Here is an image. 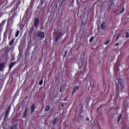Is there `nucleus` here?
Returning a JSON list of instances; mask_svg holds the SVG:
<instances>
[{"label":"nucleus","instance_id":"37998d69","mask_svg":"<svg viewBox=\"0 0 129 129\" xmlns=\"http://www.w3.org/2000/svg\"><path fill=\"white\" fill-rule=\"evenodd\" d=\"M122 129H125V127L122 126Z\"/></svg>","mask_w":129,"mask_h":129},{"label":"nucleus","instance_id":"c85d7f7f","mask_svg":"<svg viewBox=\"0 0 129 129\" xmlns=\"http://www.w3.org/2000/svg\"><path fill=\"white\" fill-rule=\"evenodd\" d=\"M19 92L18 91H16V92L15 93V97H17V96H19Z\"/></svg>","mask_w":129,"mask_h":129},{"label":"nucleus","instance_id":"c9c22d12","mask_svg":"<svg viewBox=\"0 0 129 129\" xmlns=\"http://www.w3.org/2000/svg\"><path fill=\"white\" fill-rule=\"evenodd\" d=\"M66 55H67V50H66L64 52V55L63 56V58H65Z\"/></svg>","mask_w":129,"mask_h":129},{"label":"nucleus","instance_id":"3c124183","mask_svg":"<svg viewBox=\"0 0 129 129\" xmlns=\"http://www.w3.org/2000/svg\"><path fill=\"white\" fill-rule=\"evenodd\" d=\"M78 129H80V128L78 127Z\"/></svg>","mask_w":129,"mask_h":129},{"label":"nucleus","instance_id":"9b49d317","mask_svg":"<svg viewBox=\"0 0 129 129\" xmlns=\"http://www.w3.org/2000/svg\"><path fill=\"white\" fill-rule=\"evenodd\" d=\"M5 67H6V63H5L4 62L0 63V71H4Z\"/></svg>","mask_w":129,"mask_h":129},{"label":"nucleus","instance_id":"7c9ffc66","mask_svg":"<svg viewBox=\"0 0 129 129\" xmlns=\"http://www.w3.org/2000/svg\"><path fill=\"white\" fill-rule=\"evenodd\" d=\"M104 44H105V45H108V44H109V41L107 40V41H105Z\"/></svg>","mask_w":129,"mask_h":129},{"label":"nucleus","instance_id":"c03bdc74","mask_svg":"<svg viewBox=\"0 0 129 129\" xmlns=\"http://www.w3.org/2000/svg\"><path fill=\"white\" fill-rule=\"evenodd\" d=\"M119 38L118 37H117L116 39V41H117V40H118Z\"/></svg>","mask_w":129,"mask_h":129},{"label":"nucleus","instance_id":"cd10ccee","mask_svg":"<svg viewBox=\"0 0 129 129\" xmlns=\"http://www.w3.org/2000/svg\"><path fill=\"white\" fill-rule=\"evenodd\" d=\"M5 4V0H0V6H3Z\"/></svg>","mask_w":129,"mask_h":129},{"label":"nucleus","instance_id":"603ef678","mask_svg":"<svg viewBox=\"0 0 129 129\" xmlns=\"http://www.w3.org/2000/svg\"><path fill=\"white\" fill-rule=\"evenodd\" d=\"M97 110H98V108L97 109Z\"/></svg>","mask_w":129,"mask_h":129},{"label":"nucleus","instance_id":"c756f323","mask_svg":"<svg viewBox=\"0 0 129 129\" xmlns=\"http://www.w3.org/2000/svg\"><path fill=\"white\" fill-rule=\"evenodd\" d=\"M124 12V8L122 7V9L121 10H120V13H121V14H122V13Z\"/></svg>","mask_w":129,"mask_h":129},{"label":"nucleus","instance_id":"8fccbe9b","mask_svg":"<svg viewBox=\"0 0 129 129\" xmlns=\"http://www.w3.org/2000/svg\"><path fill=\"white\" fill-rule=\"evenodd\" d=\"M116 73H117H117H118V72H116Z\"/></svg>","mask_w":129,"mask_h":129},{"label":"nucleus","instance_id":"79ce46f5","mask_svg":"<svg viewBox=\"0 0 129 129\" xmlns=\"http://www.w3.org/2000/svg\"><path fill=\"white\" fill-rule=\"evenodd\" d=\"M117 37L119 38V37H120V35L118 34Z\"/></svg>","mask_w":129,"mask_h":129},{"label":"nucleus","instance_id":"a211bd4d","mask_svg":"<svg viewBox=\"0 0 129 129\" xmlns=\"http://www.w3.org/2000/svg\"><path fill=\"white\" fill-rule=\"evenodd\" d=\"M8 38V33L5 31L4 34V40H7Z\"/></svg>","mask_w":129,"mask_h":129},{"label":"nucleus","instance_id":"58836bf2","mask_svg":"<svg viewBox=\"0 0 129 129\" xmlns=\"http://www.w3.org/2000/svg\"><path fill=\"white\" fill-rule=\"evenodd\" d=\"M28 43H30V44H32V41L31 40H29Z\"/></svg>","mask_w":129,"mask_h":129},{"label":"nucleus","instance_id":"ea45409f","mask_svg":"<svg viewBox=\"0 0 129 129\" xmlns=\"http://www.w3.org/2000/svg\"><path fill=\"white\" fill-rule=\"evenodd\" d=\"M86 120L87 121H89V118H86Z\"/></svg>","mask_w":129,"mask_h":129},{"label":"nucleus","instance_id":"6ab92c4d","mask_svg":"<svg viewBox=\"0 0 129 129\" xmlns=\"http://www.w3.org/2000/svg\"><path fill=\"white\" fill-rule=\"evenodd\" d=\"M51 108V106H50V105H47L46 107H45V111H47V112H48V111H49V110H50V109Z\"/></svg>","mask_w":129,"mask_h":129},{"label":"nucleus","instance_id":"09e8293b","mask_svg":"<svg viewBox=\"0 0 129 129\" xmlns=\"http://www.w3.org/2000/svg\"><path fill=\"white\" fill-rule=\"evenodd\" d=\"M61 88H60V91H61Z\"/></svg>","mask_w":129,"mask_h":129},{"label":"nucleus","instance_id":"4be33fe9","mask_svg":"<svg viewBox=\"0 0 129 129\" xmlns=\"http://www.w3.org/2000/svg\"><path fill=\"white\" fill-rule=\"evenodd\" d=\"M82 67H83V62H80L79 64V69H82Z\"/></svg>","mask_w":129,"mask_h":129},{"label":"nucleus","instance_id":"20e7f679","mask_svg":"<svg viewBox=\"0 0 129 129\" xmlns=\"http://www.w3.org/2000/svg\"><path fill=\"white\" fill-rule=\"evenodd\" d=\"M20 60H21V58L18 57L17 58V60L15 62H12L9 66V70H12V69L13 67H14V66L16 65V64H17V63H18Z\"/></svg>","mask_w":129,"mask_h":129},{"label":"nucleus","instance_id":"e433bc0d","mask_svg":"<svg viewBox=\"0 0 129 129\" xmlns=\"http://www.w3.org/2000/svg\"><path fill=\"white\" fill-rule=\"evenodd\" d=\"M64 2H65V0H63V1H62L61 4H60V7H62V5H63V3H64Z\"/></svg>","mask_w":129,"mask_h":129},{"label":"nucleus","instance_id":"2eb2a0df","mask_svg":"<svg viewBox=\"0 0 129 129\" xmlns=\"http://www.w3.org/2000/svg\"><path fill=\"white\" fill-rule=\"evenodd\" d=\"M34 29H35V27L34 26H32L30 29L28 31L29 36H32L33 35V31H34Z\"/></svg>","mask_w":129,"mask_h":129},{"label":"nucleus","instance_id":"f3484780","mask_svg":"<svg viewBox=\"0 0 129 129\" xmlns=\"http://www.w3.org/2000/svg\"><path fill=\"white\" fill-rule=\"evenodd\" d=\"M59 120H58V117H55L52 121L53 124H56Z\"/></svg>","mask_w":129,"mask_h":129},{"label":"nucleus","instance_id":"a878e982","mask_svg":"<svg viewBox=\"0 0 129 129\" xmlns=\"http://www.w3.org/2000/svg\"><path fill=\"white\" fill-rule=\"evenodd\" d=\"M31 49V44H30V42H28V44L27 45V51L28 50H30Z\"/></svg>","mask_w":129,"mask_h":129},{"label":"nucleus","instance_id":"412c9836","mask_svg":"<svg viewBox=\"0 0 129 129\" xmlns=\"http://www.w3.org/2000/svg\"><path fill=\"white\" fill-rule=\"evenodd\" d=\"M19 35H20V31L17 30L15 34V38H18V37H19Z\"/></svg>","mask_w":129,"mask_h":129},{"label":"nucleus","instance_id":"5701e85b","mask_svg":"<svg viewBox=\"0 0 129 129\" xmlns=\"http://www.w3.org/2000/svg\"><path fill=\"white\" fill-rule=\"evenodd\" d=\"M6 22H7L6 20H4L1 24H0V27H2V26H4L5 24L6 23Z\"/></svg>","mask_w":129,"mask_h":129},{"label":"nucleus","instance_id":"a18cd8bd","mask_svg":"<svg viewBox=\"0 0 129 129\" xmlns=\"http://www.w3.org/2000/svg\"><path fill=\"white\" fill-rule=\"evenodd\" d=\"M25 16H26V17H28V16L27 15V12L25 14Z\"/></svg>","mask_w":129,"mask_h":129},{"label":"nucleus","instance_id":"473e14b6","mask_svg":"<svg viewBox=\"0 0 129 129\" xmlns=\"http://www.w3.org/2000/svg\"><path fill=\"white\" fill-rule=\"evenodd\" d=\"M10 129H17V127H16L15 125H13Z\"/></svg>","mask_w":129,"mask_h":129},{"label":"nucleus","instance_id":"b1692460","mask_svg":"<svg viewBox=\"0 0 129 129\" xmlns=\"http://www.w3.org/2000/svg\"><path fill=\"white\" fill-rule=\"evenodd\" d=\"M7 29H11V26L10 25V22L9 20L7 21Z\"/></svg>","mask_w":129,"mask_h":129},{"label":"nucleus","instance_id":"ddd939ff","mask_svg":"<svg viewBox=\"0 0 129 129\" xmlns=\"http://www.w3.org/2000/svg\"><path fill=\"white\" fill-rule=\"evenodd\" d=\"M15 40H16V37H14V38H12L11 40L9 42V46L10 47H12L13 45H14V43H15Z\"/></svg>","mask_w":129,"mask_h":129},{"label":"nucleus","instance_id":"f257e3e1","mask_svg":"<svg viewBox=\"0 0 129 129\" xmlns=\"http://www.w3.org/2000/svg\"><path fill=\"white\" fill-rule=\"evenodd\" d=\"M121 75L119 76V77L118 79L115 80V82L116 84V88L119 90V88L120 89L121 92H122L123 89H124V84L122 82V79H120Z\"/></svg>","mask_w":129,"mask_h":129},{"label":"nucleus","instance_id":"4c0bfd02","mask_svg":"<svg viewBox=\"0 0 129 129\" xmlns=\"http://www.w3.org/2000/svg\"><path fill=\"white\" fill-rule=\"evenodd\" d=\"M115 46H119V43H117L115 44Z\"/></svg>","mask_w":129,"mask_h":129},{"label":"nucleus","instance_id":"0eeeda50","mask_svg":"<svg viewBox=\"0 0 129 129\" xmlns=\"http://www.w3.org/2000/svg\"><path fill=\"white\" fill-rule=\"evenodd\" d=\"M106 26H107V21L102 22L100 25L101 30H105L106 28Z\"/></svg>","mask_w":129,"mask_h":129},{"label":"nucleus","instance_id":"4468645a","mask_svg":"<svg viewBox=\"0 0 129 129\" xmlns=\"http://www.w3.org/2000/svg\"><path fill=\"white\" fill-rule=\"evenodd\" d=\"M28 111H29V109H28V107H26L23 115V117H27V116H28Z\"/></svg>","mask_w":129,"mask_h":129},{"label":"nucleus","instance_id":"6e6552de","mask_svg":"<svg viewBox=\"0 0 129 129\" xmlns=\"http://www.w3.org/2000/svg\"><path fill=\"white\" fill-rule=\"evenodd\" d=\"M63 33L62 32H58V35L55 38V42H58L59 41V39L61 38V37H63Z\"/></svg>","mask_w":129,"mask_h":129},{"label":"nucleus","instance_id":"2f4dec72","mask_svg":"<svg viewBox=\"0 0 129 129\" xmlns=\"http://www.w3.org/2000/svg\"><path fill=\"white\" fill-rule=\"evenodd\" d=\"M43 85V80H41L39 82V85Z\"/></svg>","mask_w":129,"mask_h":129},{"label":"nucleus","instance_id":"a19ab883","mask_svg":"<svg viewBox=\"0 0 129 129\" xmlns=\"http://www.w3.org/2000/svg\"><path fill=\"white\" fill-rule=\"evenodd\" d=\"M4 7H6V5H3V7H2V10L4 9Z\"/></svg>","mask_w":129,"mask_h":129},{"label":"nucleus","instance_id":"dca6fc26","mask_svg":"<svg viewBox=\"0 0 129 129\" xmlns=\"http://www.w3.org/2000/svg\"><path fill=\"white\" fill-rule=\"evenodd\" d=\"M78 89H79V86L75 87L73 89L72 95H73V94H74V93H75L76 92V90H78Z\"/></svg>","mask_w":129,"mask_h":129},{"label":"nucleus","instance_id":"7ed1b4c3","mask_svg":"<svg viewBox=\"0 0 129 129\" xmlns=\"http://www.w3.org/2000/svg\"><path fill=\"white\" fill-rule=\"evenodd\" d=\"M36 36L37 38H40V39H44L45 38V34L42 31L37 32Z\"/></svg>","mask_w":129,"mask_h":129},{"label":"nucleus","instance_id":"9d476101","mask_svg":"<svg viewBox=\"0 0 129 129\" xmlns=\"http://www.w3.org/2000/svg\"><path fill=\"white\" fill-rule=\"evenodd\" d=\"M31 112L30 113H33L35 111V109H36V104L34 103L32 105L31 108Z\"/></svg>","mask_w":129,"mask_h":129},{"label":"nucleus","instance_id":"f03ea898","mask_svg":"<svg viewBox=\"0 0 129 129\" xmlns=\"http://www.w3.org/2000/svg\"><path fill=\"white\" fill-rule=\"evenodd\" d=\"M11 105L9 106L5 112V114L4 118L5 121H8V120H9V115L10 114V112L11 111Z\"/></svg>","mask_w":129,"mask_h":129},{"label":"nucleus","instance_id":"39448f33","mask_svg":"<svg viewBox=\"0 0 129 129\" xmlns=\"http://www.w3.org/2000/svg\"><path fill=\"white\" fill-rule=\"evenodd\" d=\"M22 2L21 1H18L16 5H14V8L13 9V11H17L18 10V8H19V7H20V4H21Z\"/></svg>","mask_w":129,"mask_h":129},{"label":"nucleus","instance_id":"aec40b11","mask_svg":"<svg viewBox=\"0 0 129 129\" xmlns=\"http://www.w3.org/2000/svg\"><path fill=\"white\" fill-rule=\"evenodd\" d=\"M121 116H122V115L121 114H120L118 117V119H117V122H119L120 121V119H121Z\"/></svg>","mask_w":129,"mask_h":129},{"label":"nucleus","instance_id":"bb28decb","mask_svg":"<svg viewBox=\"0 0 129 129\" xmlns=\"http://www.w3.org/2000/svg\"><path fill=\"white\" fill-rule=\"evenodd\" d=\"M45 2V0H40V5H41V6H43Z\"/></svg>","mask_w":129,"mask_h":129},{"label":"nucleus","instance_id":"1a4fd4ad","mask_svg":"<svg viewBox=\"0 0 129 129\" xmlns=\"http://www.w3.org/2000/svg\"><path fill=\"white\" fill-rule=\"evenodd\" d=\"M14 35L13 34V33L12 32V31H11L9 34H8V40L9 41H11V39H14Z\"/></svg>","mask_w":129,"mask_h":129},{"label":"nucleus","instance_id":"49530a36","mask_svg":"<svg viewBox=\"0 0 129 129\" xmlns=\"http://www.w3.org/2000/svg\"><path fill=\"white\" fill-rule=\"evenodd\" d=\"M58 7V4L56 5L55 8H57Z\"/></svg>","mask_w":129,"mask_h":129},{"label":"nucleus","instance_id":"423d86ee","mask_svg":"<svg viewBox=\"0 0 129 129\" xmlns=\"http://www.w3.org/2000/svg\"><path fill=\"white\" fill-rule=\"evenodd\" d=\"M34 25L35 26V28L38 29L39 25H40V21L39 20V18H36L34 21Z\"/></svg>","mask_w":129,"mask_h":129},{"label":"nucleus","instance_id":"f8f14e48","mask_svg":"<svg viewBox=\"0 0 129 129\" xmlns=\"http://www.w3.org/2000/svg\"><path fill=\"white\" fill-rule=\"evenodd\" d=\"M113 7H114V3L113 2V1H112L110 2V7H108L107 9L110 11V10H111V9H112Z\"/></svg>","mask_w":129,"mask_h":129},{"label":"nucleus","instance_id":"de8ad7c7","mask_svg":"<svg viewBox=\"0 0 129 129\" xmlns=\"http://www.w3.org/2000/svg\"><path fill=\"white\" fill-rule=\"evenodd\" d=\"M77 3H78L79 2V0H76Z\"/></svg>","mask_w":129,"mask_h":129},{"label":"nucleus","instance_id":"393cba45","mask_svg":"<svg viewBox=\"0 0 129 129\" xmlns=\"http://www.w3.org/2000/svg\"><path fill=\"white\" fill-rule=\"evenodd\" d=\"M93 40H94V36H91L90 38V43H92V42L93 41Z\"/></svg>","mask_w":129,"mask_h":129},{"label":"nucleus","instance_id":"f704fd0d","mask_svg":"<svg viewBox=\"0 0 129 129\" xmlns=\"http://www.w3.org/2000/svg\"><path fill=\"white\" fill-rule=\"evenodd\" d=\"M126 38H129V34L128 32H126Z\"/></svg>","mask_w":129,"mask_h":129},{"label":"nucleus","instance_id":"72a5a7b5","mask_svg":"<svg viewBox=\"0 0 129 129\" xmlns=\"http://www.w3.org/2000/svg\"><path fill=\"white\" fill-rule=\"evenodd\" d=\"M43 5H39L38 7H37V9H41V8H42V6Z\"/></svg>","mask_w":129,"mask_h":129}]
</instances>
